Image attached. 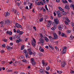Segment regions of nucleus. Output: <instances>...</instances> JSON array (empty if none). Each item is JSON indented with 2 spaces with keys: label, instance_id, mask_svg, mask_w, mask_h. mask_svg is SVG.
I'll use <instances>...</instances> for the list:
<instances>
[{
  "label": "nucleus",
  "instance_id": "774afa93",
  "mask_svg": "<svg viewBox=\"0 0 74 74\" xmlns=\"http://www.w3.org/2000/svg\"><path fill=\"white\" fill-rule=\"evenodd\" d=\"M45 73L47 74H49V72L47 71H45Z\"/></svg>",
  "mask_w": 74,
  "mask_h": 74
},
{
  "label": "nucleus",
  "instance_id": "f704fd0d",
  "mask_svg": "<svg viewBox=\"0 0 74 74\" xmlns=\"http://www.w3.org/2000/svg\"><path fill=\"white\" fill-rule=\"evenodd\" d=\"M39 35L40 36V37H41V38H44V36H43V35H42V34H40Z\"/></svg>",
  "mask_w": 74,
  "mask_h": 74
},
{
  "label": "nucleus",
  "instance_id": "4d7b16f0",
  "mask_svg": "<svg viewBox=\"0 0 74 74\" xmlns=\"http://www.w3.org/2000/svg\"><path fill=\"white\" fill-rule=\"evenodd\" d=\"M28 51L29 52H31V50L30 49H28Z\"/></svg>",
  "mask_w": 74,
  "mask_h": 74
},
{
  "label": "nucleus",
  "instance_id": "a211bd4d",
  "mask_svg": "<svg viewBox=\"0 0 74 74\" xmlns=\"http://www.w3.org/2000/svg\"><path fill=\"white\" fill-rule=\"evenodd\" d=\"M5 17H7V16H10V13H9V12H7L5 13Z\"/></svg>",
  "mask_w": 74,
  "mask_h": 74
},
{
  "label": "nucleus",
  "instance_id": "412c9836",
  "mask_svg": "<svg viewBox=\"0 0 74 74\" xmlns=\"http://www.w3.org/2000/svg\"><path fill=\"white\" fill-rule=\"evenodd\" d=\"M52 25L54 27H57V24H56V23H55V22H53Z\"/></svg>",
  "mask_w": 74,
  "mask_h": 74
},
{
  "label": "nucleus",
  "instance_id": "680f3d73",
  "mask_svg": "<svg viewBox=\"0 0 74 74\" xmlns=\"http://www.w3.org/2000/svg\"><path fill=\"white\" fill-rule=\"evenodd\" d=\"M71 15H74V12H73V11H71Z\"/></svg>",
  "mask_w": 74,
  "mask_h": 74
},
{
  "label": "nucleus",
  "instance_id": "de8ad7c7",
  "mask_svg": "<svg viewBox=\"0 0 74 74\" xmlns=\"http://www.w3.org/2000/svg\"><path fill=\"white\" fill-rule=\"evenodd\" d=\"M45 8L46 10L47 11H48V8H47V5H45Z\"/></svg>",
  "mask_w": 74,
  "mask_h": 74
},
{
  "label": "nucleus",
  "instance_id": "2f4dec72",
  "mask_svg": "<svg viewBox=\"0 0 74 74\" xmlns=\"http://www.w3.org/2000/svg\"><path fill=\"white\" fill-rule=\"evenodd\" d=\"M42 64L43 66H44L45 65V61L44 60H42Z\"/></svg>",
  "mask_w": 74,
  "mask_h": 74
},
{
  "label": "nucleus",
  "instance_id": "a19ab883",
  "mask_svg": "<svg viewBox=\"0 0 74 74\" xmlns=\"http://www.w3.org/2000/svg\"><path fill=\"white\" fill-rule=\"evenodd\" d=\"M66 32L68 34H69V33H71V31L70 30H67Z\"/></svg>",
  "mask_w": 74,
  "mask_h": 74
},
{
  "label": "nucleus",
  "instance_id": "72a5a7b5",
  "mask_svg": "<svg viewBox=\"0 0 74 74\" xmlns=\"http://www.w3.org/2000/svg\"><path fill=\"white\" fill-rule=\"evenodd\" d=\"M46 70H49L50 69V67L49 66H48L46 68Z\"/></svg>",
  "mask_w": 74,
  "mask_h": 74
},
{
  "label": "nucleus",
  "instance_id": "393cba45",
  "mask_svg": "<svg viewBox=\"0 0 74 74\" xmlns=\"http://www.w3.org/2000/svg\"><path fill=\"white\" fill-rule=\"evenodd\" d=\"M65 19L66 20H65V21H67V22H70V20L67 17Z\"/></svg>",
  "mask_w": 74,
  "mask_h": 74
},
{
  "label": "nucleus",
  "instance_id": "5fc2aeb1",
  "mask_svg": "<svg viewBox=\"0 0 74 74\" xmlns=\"http://www.w3.org/2000/svg\"><path fill=\"white\" fill-rule=\"evenodd\" d=\"M12 34V32H9V35H11Z\"/></svg>",
  "mask_w": 74,
  "mask_h": 74
},
{
  "label": "nucleus",
  "instance_id": "b1692460",
  "mask_svg": "<svg viewBox=\"0 0 74 74\" xmlns=\"http://www.w3.org/2000/svg\"><path fill=\"white\" fill-rule=\"evenodd\" d=\"M57 73H58V74H62L63 72H62L61 71L57 70Z\"/></svg>",
  "mask_w": 74,
  "mask_h": 74
},
{
  "label": "nucleus",
  "instance_id": "a878e982",
  "mask_svg": "<svg viewBox=\"0 0 74 74\" xmlns=\"http://www.w3.org/2000/svg\"><path fill=\"white\" fill-rule=\"evenodd\" d=\"M49 48H51L53 50L54 49V48H53V47L51 45H49Z\"/></svg>",
  "mask_w": 74,
  "mask_h": 74
},
{
  "label": "nucleus",
  "instance_id": "4c0bfd02",
  "mask_svg": "<svg viewBox=\"0 0 74 74\" xmlns=\"http://www.w3.org/2000/svg\"><path fill=\"white\" fill-rule=\"evenodd\" d=\"M57 15H58V18H60V17L62 16V14H57Z\"/></svg>",
  "mask_w": 74,
  "mask_h": 74
},
{
  "label": "nucleus",
  "instance_id": "49530a36",
  "mask_svg": "<svg viewBox=\"0 0 74 74\" xmlns=\"http://www.w3.org/2000/svg\"><path fill=\"white\" fill-rule=\"evenodd\" d=\"M71 26H72V27H73V26L74 27V23L73 22H72L71 23Z\"/></svg>",
  "mask_w": 74,
  "mask_h": 74
},
{
  "label": "nucleus",
  "instance_id": "69168bd1",
  "mask_svg": "<svg viewBox=\"0 0 74 74\" xmlns=\"http://www.w3.org/2000/svg\"><path fill=\"white\" fill-rule=\"evenodd\" d=\"M46 11V10H45V8H43V12H45Z\"/></svg>",
  "mask_w": 74,
  "mask_h": 74
},
{
  "label": "nucleus",
  "instance_id": "f03ea898",
  "mask_svg": "<svg viewBox=\"0 0 74 74\" xmlns=\"http://www.w3.org/2000/svg\"><path fill=\"white\" fill-rule=\"evenodd\" d=\"M54 21L55 23L57 24V25H58V24L59 23V19L56 17L54 18Z\"/></svg>",
  "mask_w": 74,
  "mask_h": 74
},
{
  "label": "nucleus",
  "instance_id": "bf43d9fd",
  "mask_svg": "<svg viewBox=\"0 0 74 74\" xmlns=\"http://www.w3.org/2000/svg\"><path fill=\"white\" fill-rule=\"evenodd\" d=\"M47 64H48V63H45V66H47Z\"/></svg>",
  "mask_w": 74,
  "mask_h": 74
},
{
  "label": "nucleus",
  "instance_id": "09e8293b",
  "mask_svg": "<svg viewBox=\"0 0 74 74\" xmlns=\"http://www.w3.org/2000/svg\"><path fill=\"white\" fill-rule=\"evenodd\" d=\"M20 36H19V35H18L17 36L16 38L17 39L19 38H20Z\"/></svg>",
  "mask_w": 74,
  "mask_h": 74
},
{
  "label": "nucleus",
  "instance_id": "338daca9",
  "mask_svg": "<svg viewBox=\"0 0 74 74\" xmlns=\"http://www.w3.org/2000/svg\"><path fill=\"white\" fill-rule=\"evenodd\" d=\"M5 63V61H2V64H4V63Z\"/></svg>",
  "mask_w": 74,
  "mask_h": 74
},
{
  "label": "nucleus",
  "instance_id": "8fccbe9b",
  "mask_svg": "<svg viewBox=\"0 0 74 74\" xmlns=\"http://www.w3.org/2000/svg\"><path fill=\"white\" fill-rule=\"evenodd\" d=\"M33 41H33V42L35 43H36V40H35V39L34 38H33Z\"/></svg>",
  "mask_w": 74,
  "mask_h": 74
},
{
  "label": "nucleus",
  "instance_id": "6e6d98bb",
  "mask_svg": "<svg viewBox=\"0 0 74 74\" xmlns=\"http://www.w3.org/2000/svg\"><path fill=\"white\" fill-rule=\"evenodd\" d=\"M33 28L35 30V31H36V27L34 26L33 27Z\"/></svg>",
  "mask_w": 74,
  "mask_h": 74
},
{
  "label": "nucleus",
  "instance_id": "7ed1b4c3",
  "mask_svg": "<svg viewBox=\"0 0 74 74\" xmlns=\"http://www.w3.org/2000/svg\"><path fill=\"white\" fill-rule=\"evenodd\" d=\"M30 61L32 63V64L33 65V66L36 65V62L34 61V58H31Z\"/></svg>",
  "mask_w": 74,
  "mask_h": 74
},
{
  "label": "nucleus",
  "instance_id": "2eb2a0df",
  "mask_svg": "<svg viewBox=\"0 0 74 74\" xmlns=\"http://www.w3.org/2000/svg\"><path fill=\"white\" fill-rule=\"evenodd\" d=\"M44 39L46 42H48L49 41V39L47 37H44Z\"/></svg>",
  "mask_w": 74,
  "mask_h": 74
},
{
  "label": "nucleus",
  "instance_id": "3c124183",
  "mask_svg": "<svg viewBox=\"0 0 74 74\" xmlns=\"http://www.w3.org/2000/svg\"><path fill=\"white\" fill-rule=\"evenodd\" d=\"M50 25H46V27H47V29H49V27H50V26H49Z\"/></svg>",
  "mask_w": 74,
  "mask_h": 74
},
{
  "label": "nucleus",
  "instance_id": "5701e85b",
  "mask_svg": "<svg viewBox=\"0 0 74 74\" xmlns=\"http://www.w3.org/2000/svg\"><path fill=\"white\" fill-rule=\"evenodd\" d=\"M62 2L63 3H68L67 1L66 0L64 1V0H62Z\"/></svg>",
  "mask_w": 74,
  "mask_h": 74
},
{
  "label": "nucleus",
  "instance_id": "79ce46f5",
  "mask_svg": "<svg viewBox=\"0 0 74 74\" xmlns=\"http://www.w3.org/2000/svg\"><path fill=\"white\" fill-rule=\"evenodd\" d=\"M43 18H40L39 19V21H40V22H42V21H43Z\"/></svg>",
  "mask_w": 74,
  "mask_h": 74
},
{
  "label": "nucleus",
  "instance_id": "20e7f679",
  "mask_svg": "<svg viewBox=\"0 0 74 74\" xmlns=\"http://www.w3.org/2000/svg\"><path fill=\"white\" fill-rule=\"evenodd\" d=\"M40 42L42 45H44V40L42 38H40L39 40Z\"/></svg>",
  "mask_w": 74,
  "mask_h": 74
},
{
  "label": "nucleus",
  "instance_id": "cd10ccee",
  "mask_svg": "<svg viewBox=\"0 0 74 74\" xmlns=\"http://www.w3.org/2000/svg\"><path fill=\"white\" fill-rule=\"evenodd\" d=\"M41 3H42V2L41 1H39L37 3V5H41Z\"/></svg>",
  "mask_w": 74,
  "mask_h": 74
},
{
  "label": "nucleus",
  "instance_id": "39448f33",
  "mask_svg": "<svg viewBox=\"0 0 74 74\" xmlns=\"http://www.w3.org/2000/svg\"><path fill=\"white\" fill-rule=\"evenodd\" d=\"M66 47H64L63 48V50L62 52V54L66 53Z\"/></svg>",
  "mask_w": 74,
  "mask_h": 74
},
{
  "label": "nucleus",
  "instance_id": "4468645a",
  "mask_svg": "<svg viewBox=\"0 0 74 74\" xmlns=\"http://www.w3.org/2000/svg\"><path fill=\"white\" fill-rule=\"evenodd\" d=\"M6 47L7 49L8 50H11V49H12V47H11L9 46H7Z\"/></svg>",
  "mask_w": 74,
  "mask_h": 74
},
{
  "label": "nucleus",
  "instance_id": "c756f323",
  "mask_svg": "<svg viewBox=\"0 0 74 74\" xmlns=\"http://www.w3.org/2000/svg\"><path fill=\"white\" fill-rule=\"evenodd\" d=\"M73 38V35H71L69 37V39L71 40H72Z\"/></svg>",
  "mask_w": 74,
  "mask_h": 74
},
{
  "label": "nucleus",
  "instance_id": "e2e57ef3",
  "mask_svg": "<svg viewBox=\"0 0 74 74\" xmlns=\"http://www.w3.org/2000/svg\"><path fill=\"white\" fill-rule=\"evenodd\" d=\"M56 58L57 59L59 58V57L58 56H55Z\"/></svg>",
  "mask_w": 74,
  "mask_h": 74
},
{
  "label": "nucleus",
  "instance_id": "423d86ee",
  "mask_svg": "<svg viewBox=\"0 0 74 74\" xmlns=\"http://www.w3.org/2000/svg\"><path fill=\"white\" fill-rule=\"evenodd\" d=\"M66 64V62L64 61H62L61 63V66L62 67H64Z\"/></svg>",
  "mask_w": 74,
  "mask_h": 74
},
{
  "label": "nucleus",
  "instance_id": "f3484780",
  "mask_svg": "<svg viewBox=\"0 0 74 74\" xmlns=\"http://www.w3.org/2000/svg\"><path fill=\"white\" fill-rule=\"evenodd\" d=\"M69 22L66 21H64V23L66 25H69Z\"/></svg>",
  "mask_w": 74,
  "mask_h": 74
},
{
  "label": "nucleus",
  "instance_id": "bb28decb",
  "mask_svg": "<svg viewBox=\"0 0 74 74\" xmlns=\"http://www.w3.org/2000/svg\"><path fill=\"white\" fill-rule=\"evenodd\" d=\"M12 11L14 14H16V10L12 9Z\"/></svg>",
  "mask_w": 74,
  "mask_h": 74
},
{
  "label": "nucleus",
  "instance_id": "4be33fe9",
  "mask_svg": "<svg viewBox=\"0 0 74 74\" xmlns=\"http://www.w3.org/2000/svg\"><path fill=\"white\" fill-rule=\"evenodd\" d=\"M42 47H40L39 50L41 52H44V50L43 49H42ZM41 48L42 49H41Z\"/></svg>",
  "mask_w": 74,
  "mask_h": 74
},
{
  "label": "nucleus",
  "instance_id": "37998d69",
  "mask_svg": "<svg viewBox=\"0 0 74 74\" xmlns=\"http://www.w3.org/2000/svg\"><path fill=\"white\" fill-rule=\"evenodd\" d=\"M2 40L3 41H4V42H7V39H2Z\"/></svg>",
  "mask_w": 74,
  "mask_h": 74
},
{
  "label": "nucleus",
  "instance_id": "c85d7f7f",
  "mask_svg": "<svg viewBox=\"0 0 74 74\" xmlns=\"http://www.w3.org/2000/svg\"><path fill=\"white\" fill-rule=\"evenodd\" d=\"M33 4L32 3H30L29 4V9L30 10V9H31V8H32V5Z\"/></svg>",
  "mask_w": 74,
  "mask_h": 74
},
{
  "label": "nucleus",
  "instance_id": "1a4fd4ad",
  "mask_svg": "<svg viewBox=\"0 0 74 74\" xmlns=\"http://www.w3.org/2000/svg\"><path fill=\"white\" fill-rule=\"evenodd\" d=\"M10 20H6L5 21L4 24L6 25H8L9 23H10Z\"/></svg>",
  "mask_w": 74,
  "mask_h": 74
},
{
  "label": "nucleus",
  "instance_id": "6ab92c4d",
  "mask_svg": "<svg viewBox=\"0 0 74 74\" xmlns=\"http://www.w3.org/2000/svg\"><path fill=\"white\" fill-rule=\"evenodd\" d=\"M36 43L34 42H33V41H32V46L33 47H35V46H36Z\"/></svg>",
  "mask_w": 74,
  "mask_h": 74
},
{
  "label": "nucleus",
  "instance_id": "9b49d317",
  "mask_svg": "<svg viewBox=\"0 0 74 74\" xmlns=\"http://www.w3.org/2000/svg\"><path fill=\"white\" fill-rule=\"evenodd\" d=\"M28 53L29 55H33V56H35V53H33L32 51H30Z\"/></svg>",
  "mask_w": 74,
  "mask_h": 74
},
{
  "label": "nucleus",
  "instance_id": "aec40b11",
  "mask_svg": "<svg viewBox=\"0 0 74 74\" xmlns=\"http://www.w3.org/2000/svg\"><path fill=\"white\" fill-rule=\"evenodd\" d=\"M61 36L62 37H67V36L66 35V34L64 33H62L61 34Z\"/></svg>",
  "mask_w": 74,
  "mask_h": 74
},
{
  "label": "nucleus",
  "instance_id": "13d9d810",
  "mask_svg": "<svg viewBox=\"0 0 74 74\" xmlns=\"http://www.w3.org/2000/svg\"><path fill=\"white\" fill-rule=\"evenodd\" d=\"M2 46L3 48H5V44L3 45Z\"/></svg>",
  "mask_w": 74,
  "mask_h": 74
},
{
  "label": "nucleus",
  "instance_id": "e433bc0d",
  "mask_svg": "<svg viewBox=\"0 0 74 74\" xmlns=\"http://www.w3.org/2000/svg\"><path fill=\"white\" fill-rule=\"evenodd\" d=\"M70 7H71V8H72L73 10H74V5L72 4L71 5Z\"/></svg>",
  "mask_w": 74,
  "mask_h": 74
},
{
  "label": "nucleus",
  "instance_id": "ddd939ff",
  "mask_svg": "<svg viewBox=\"0 0 74 74\" xmlns=\"http://www.w3.org/2000/svg\"><path fill=\"white\" fill-rule=\"evenodd\" d=\"M47 23L48 25H49V26H51V25L52 24V21H48L47 22Z\"/></svg>",
  "mask_w": 74,
  "mask_h": 74
},
{
  "label": "nucleus",
  "instance_id": "f8f14e48",
  "mask_svg": "<svg viewBox=\"0 0 74 74\" xmlns=\"http://www.w3.org/2000/svg\"><path fill=\"white\" fill-rule=\"evenodd\" d=\"M61 13L62 14V15H63L65 16L67 14V13H66V12L64 11V10H63L62 12H61Z\"/></svg>",
  "mask_w": 74,
  "mask_h": 74
},
{
  "label": "nucleus",
  "instance_id": "0e129e2a",
  "mask_svg": "<svg viewBox=\"0 0 74 74\" xmlns=\"http://www.w3.org/2000/svg\"><path fill=\"white\" fill-rule=\"evenodd\" d=\"M19 41L18 40H17L16 41V42H18V43H19Z\"/></svg>",
  "mask_w": 74,
  "mask_h": 74
},
{
  "label": "nucleus",
  "instance_id": "a18cd8bd",
  "mask_svg": "<svg viewBox=\"0 0 74 74\" xmlns=\"http://www.w3.org/2000/svg\"><path fill=\"white\" fill-rule=\"evenodd\" d=\"M22 62H25V63H26L27 61L26 60H21Z\"/></svg>",
  "mask_w": 74,
  "mask_h": 74
},
{
  "label": "nucleus",
  "instance_id": "9d476101",
  "mask_svg": "<svg viewBox=\"0 0 74 74\" xmlns=\"http://www.w3.org/2000/svg\"><path fill=\"white\" fill-rule=\"evenodd\" d=\"M64 8L66 10H69L70 9V7H69V6L67 5H66L65 6Z\"/></svg>",
  "mask_w": 74,
  "mask_h": 74
},
{
  "label": "nucleus",
  "instance_id": "6e6552de",
  "mask_svg": "<svg viewBox=\"0 0 74 74\" xmlns=\"http://www.w3.org/2000/svg\"><path fill=\"white\" fill-rule=\"evenodd\" d=\"M24 53H25V56H28L29 53L27 51V50H24L23 51Z\"/></svg>",
  "mask_w": 74,
  "mask_h": 74
},
{
  "label": "nucleus",
  "instance_id": "dca6fc26",
  "mask_svg": "<svg viewBox=\"0 0 74 74\" xmlns=\"http://www.w3.org/2000/svg\"><path fill=\"white\" fill-rule=\"evenodd\" d=\"M53 36L55 38H58V35L56 33H53Z\"/></svg>",
  "mask_w": 74,
  "mask_h": 74
},
{
  "label": "nucleus",
  "instance_id": "7c9ffc66",
  "mask_svg": "<svg viewBox=\"0 0 74 74\" xmlns=\"http://www.w3.org/2000/svg\"><path fill=\"white\" fill-rule=\"evenodd\" d=\"M56 27H53L51 28V29L53 30H55L56 29Z\"/></svg>",
  "mask_w": 74,
  "mask_h": 74
},
{
  "label": "nucleus",
  "instance_id": "f257e3e1",
  "mask_svg": "<svg viewBox=\"0 0 74 74\" xmlns=\"http://www.w3.org/2000/svg\"><path fill=\"white\" fill-rule=\"evenodd\" d=\"M64 28V25L63 24L60 25L58 26V28L60 30H62Z\"/></svg>",
  "mask_w": 74,
  "mask_h": 74
},
{
  "label": "nucleus",
  "instance_id": "c03bdc74",
  "mask_svg": "<svg viewBox=\"0 0 74 74\" xmlns=\"http://www.w3.org/2000/svg\"><path fill=\"white\" fill-rule=\"evenodd\" d=\"M60 10H58L57 11V14H60Z\"/></svg>",
  "mask_w": 74,
  "mask_h": 74
},
{
  "label": "nucleus",
  "instance_id": "ea45409f",
  "mask_svg": "<svg viewBox=\"0 0 74 74\" xmlns=\"http://www.w3.org/2000/svg\"><path fill=\"white\" fill-rule=\"evenodd\" d=\"M58 8L61 11H63V9L62 8L60 7L59 6L58 7Z\"/></svg>",
  "mask_w": 74,
  "mask_h": 74
},
{
  "label": "nucleus",
  "instance_id": "58836bf2",
  "mask_svg": "<svg viewBox=\"0 0 74 74\" xmlns=\"http://www.w3.org/2000/svg\"><path fill=\"white\" fill-rule=\"evenodd\" d=\"M23 31H20V32L19 33V35H21V34H23Z\"/></svg>",
  "mask_w": 74,
  "mask_h": 74
},
{
  "label": "nucleus",
  "instance_id": "052dcab7",
  "mask_svg": "<svg viewBox=\"0 0 74 74\" xmlns=\"http://www.w3.org/2000/svg\"><path fill=\"white\" fill-rule=\"evenodd\" d=\"M0 24H1V25H3V22L1 21L0 22Z\"/></svg>",
  "mask_w": 74,
  "mask_h": 74
},
{
  "label": "nucleus",
  "instance_id": "603ef678",
  "mask_svg": "<svg viewBox=\"0 0 74 74\" xmlns=\"http://www.w3.org/2000/svg\"><path fill=\"white\" fill-rule=\"evenodd\" d=\"M71 73H74V71H73L72 70H71V72H70Z\"/></svg>",
  "mask_w": 74,
  "mask_h": 74
},
{
  "label": "nucleus",
  "instance_id": "473e14b6",
  "mask_svg": "<svg viewBox=\"0 0 74 74\" xmlns=\"http://www.w3.org/2000/svg\"><path fill=\"white\" fill-rule=\"evenodd\" d=\"M40 73H42L44 71L43 70V69H41L40 70Z\"/></svg>",
  "mask_w": 74,
  "mask_h": 74
},
{
  "label": "nucleus",
  "instance_id": "864d4df0",
  "mask_svg": "<svg viewBox=\"0 0 74 74\" xmlns=\"http://www.w3.org/2000/svg\"><path fill=\"white\" fill-rule=\"evenodd\" d=\"M16 32L17 33H19V32H20V30L19 29H17L16 31Z\"/></svg>",
  "mask_w": 74,
  "mask_h": 74
},
{
  "label": "nucleus",
  "instance_id": "c9c22d12",
  "mask_svg": "<svg viewBox=\"0 0 74 74\" xmlns=\"http://www.w3.org/2000/svg\"><path fill=\"white\" fill-rule=\"evenodd\" d=\"M24 46H25L24 45H23L21 46V50H23V49H24Z\"/></svg>",
  "mask_w": 74,
  "mask_h": 74
},
{
  "label": "nucleus",
  "instance_id": "0eeeda50",
  "mask_svg": "<svg viewBox=\"0 0 74 74\" xmlns=\"http://www.w3.org/2000/svg\"><path fill=\"white\" fill-rule=\"evenodd\" d=\"M16 27L17 28H22V26L19 25L18 23H16L15 24Z\"/></svg>",
  "mask_w": 74,
  "mask_h": 74
}]
</instances>
